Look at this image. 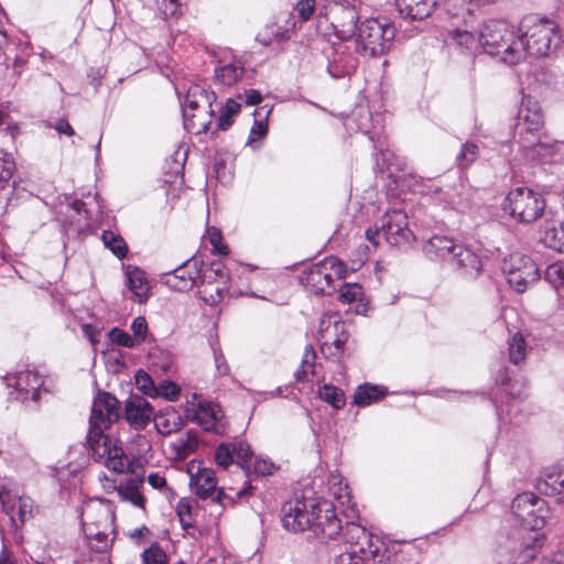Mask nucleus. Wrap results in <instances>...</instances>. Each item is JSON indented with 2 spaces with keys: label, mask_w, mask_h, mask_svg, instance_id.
<instances>
[{
  "label": "nucleus",
  "mask_w": 564,
  "mask_h": 564,
  "mask_svg": "<svg viewBox=\"0 0 564 564\" xmlns=\"http://www.w3.org/2000/svg\"><path fill=\"white\" fill-rule=\"evenodd\" d=\"M127 285L132 292V300L138 303H144L150 293V285L144 272L139 268L127 271Z\"/></svg>",
  "instance_id": "obj_29"
},
{
  "label": "nucleus",
  "mask_w": 564,
  "mask_h": 564,
  "mask_svg": "<svg viewBox=\"0 0 564 564\" xmlns=\"http://www.w3.org/2000/svg\"><path fill=\"white\" fill-rule=\"evenodd\" d=\"M453 40L462 47L467 50H471L477 47L479 44L478 37H476L471 32L466 30H455L452 32Z\"/></svg>",
  "instance_id": "obj_53"
},
{
  "label": "nucleus",
  "mask_w": 564,
  "mask_h": 564,
  "mask_svg": "<svg viewBox=\"0 0 564 564\" xmlns=\"http://www.w3.org/2000/svg\"><path fill=\"white\" fill-rule=\"evenodd\" d=\"M335 564H373V558L356 555L355 552H344L336 557Z\"/></svg>",
  "instance_id": "obj_58"
},
{
  "label": "nucleus",
  "mask_w": 564,
  "mask_h": 564,
  "mask_svg": "<svg viewBox=\"0 0 564 564\" xmlns=\"http://www.w3.org/2000/svg\"><path fill=\"white\" fill-rule=\"evenodd\" d=\"M135 387L144 394L155 398L156 386L154 384L152 378L145 371L139 370L137 372Z\"/></svg>",
  "instance_id": "obj_52"
},
{
  "label": "nucleus",
  "mask_w": 564,
  "mask_h": 564,
  "mask_svg": "<svg viewBox=\"0 0 564 564\" xmlns=\"http://www.w3.org/2000/svg\"><path fill=\"white\" fill-rule=\"evenodd\" d=\"M364 299V289L358 283H345L339 290V301L350 304Z\"/></svg>",
  "instance_id": "obj_45"
},
{
  "label": "nucleus",
  "mask_w": 564,
  "mask_h": 564,
  "mask_svg": "<svg viewBox=\"0 0 564 564\" xmlns=\"http://www.w3.org/2000/svg\"><path fill=\"white\" fill-rule=\"evenodd\" d=\"M15 170V163L12 155L3 150H0V189L12 178Z\"/></svg>",
  "instance_id": "obj_43"
},
{
  "label": "nucleus",
  "mask_w": 564,
  "mask_h": 564,
  "mask_svg": "<svg viewBox=\"0 0 564 564\" xmlns=\"http://www.w3.org/2000/svg\"><path fill=\"white\" fill-rule=\"evenodd\" d=\"M83 532L86 538L87 546L94 552H107L112 545L115 527H112V530H101L95 527V530L91 532L89 531V527H87L83 528Z\"/></svg>",
  "instance_id": "obj_30"
},
{
  "label": "nucleus",
  "mask_w": 564,
  "mask_h": 564,
  "mask_svg": "<svg viewBox=\"0 0 564 564\" xmlns=\"http://www.w3.org/2000/svg\"><path fill=\"white\" fill-rule=\"evenodd\" d=\"M208 240L210 245L214 247L215 251H217L220 254H227L229 252V249L226 245L223 243V237L220 231L217 228H209L207 230Z\"/></svg>",
  "instance_id": "obj_60"
},
{
  "label": "nucleus",
  "mask_w": 564,
  "mask_h": 564,
  "mask_svg": "<svg viewBox=\"0 0 564 564\" xmlns=\"http://www.w3.org/2000/svg\"><path fill=\"white\" fill-rule=\"evenodd\" d=\"M357 61L349 54L336 53L327 66L328 73L335 78L349 75L355 70Z\"/></svg>",
  "instance_id": "obj_33"
},
{
  "label": "nucleus",
  "mask_w": 564,
  "mask_h": 564,
  "mask_svg": "<svg viewBox=\"0 0 564 564\" xmlns=\"http://www.w3.org/2000/svg\"><path fill=\"white\" fill-rule=\"evenodd\" d=\"M9 394L18 401H37L41 388L43 387L42 377L34 371L25 370L6 378Z\"/></svg>",
  "instance_id": "obj_19"
},
{
  "label": "nucleus",
  "mask_w": 564,
  "mask_h": 564,
  "mask_svg": "<svg viewBox=\"0 0 564 564\" xmlns=\"http://www.w3.org/2000/svg\"><path fill=\"white\" fill-rule=\"evenodd\" d=\"M192 420L205 431L216 434H223L227 426L223 409L219 404L210 401H198L194 408Z\"/></svg>",
  "instance_id": "obj_23"
},
{
  "label": "nucleus",
  "mask_w": 564,
  "mask_h": 564,
  "mask_svg": "<svg viewBox=\"0 0 564 564\" xmlns=\"http://www.w3.org/2000/svg\"><path fill=\"white\" fill-rule=\"evenodd\" d=\"M540 492L546 496H557L564 492V464L546 468L538 482Z\"/></svg>",
  "instance_id": "obj_26"
},
{
  "label": "nucleus",
  "mask_w": 564,
  "mask_h": 564,
  "mask_svg": "<svg viewBox=\"0 0 564 564\" xmlns=\"http://www.w3.org/2000/svg\"><path fill=\"white\" fill-rule=\"evenodd\" d=\"M213 351H214V359H215V365H216V369L218 371L219 375H227L229 372V366L227 365L226 362V359L224 357V354L221 352V350L215 346H213Z\"/></svg>",
  "instance_id": "obj_64"
},
{
  "label": "nucleus",
  "mask_w": 564,
  "mask_h": 564,
  "mask_svg": "<svg viewBox=\"0 0 564 564\" xmlns=\"http://www.w3.org/2000/svg\"><path fill=\"white\" fill-rule=\"evenodd\" d=\"M541 242L555 251L564 252V224L554 219H546L541 229Z\"/></svg>",
  "instance_id": "obj_28"
},
{
  "label": "nucleus",
  "mask_w": 564,
  "mask_h": 564,
  "mask_svg": "<svg viewBox=\"0 0 564 564\" xmlns=\"http://www.w3.org/2000/svg\"><path fill=\"white\" fill-rule=\"evenodd\" d=\"M545 280L554 288L564 286V262L557 261L549 264L544 272Z\"/></svg>",
  "instance_id": "obj_44"
},
{
  "label": "nucleus",
  "mask_w": 564,
  "mask_h": 564,
  "mask_svg": "<svg viewBox=\"0 0 564 564\" xmlns=\"http://www.w3.org/2000/svg\"><path fill=\"white\" fill-rule=\"evenodd\" d=\"M152 405L140 395H130L124 405V417L134 430H143L153 419Z\"/></svg>",
  "instance_id": "obj_24"
},
{
  "label": "nucleus",
  "mask_w": 564,
  "mask_h": 564,
  "mask_svg": "<svg viewBox=\"0 0 564 564\" xmlns=\"http://www.w3.org/2000/svg\"><path fill=\"white\" fill-rule=\"evenodd\" d=\"M154 424L160 434L170 435L182 427L183 421L178 412L171 409L165 410L159 416L154 417Z\"/></svg>",
  "instance_id": "obj_34"
},
{
  "label": "nucleus",
  "mask_w": 564,
  "mask_h": 564,
  "mask_svg": "<svg viewBox=\"0 0 564 564\" xmlns=\"http://www.w3.org/2000/svg\"><path fill=\"white\" fill-rule=\"evenodd\" d=\"M544 538L539 533L522 534L513 531L510 534L499 535L492 551L495 564H527L534 560L542 547Z\"/></svg>",
  "instance_id": "obj_5"
},
{
  "label": "nucleus",
  "mask_w": 564,
  "mask_h": 564,
  "mask_svg": "<svg viewBox=\"0 0 564 564\" xmlns=\"http://www.w3.org/2000/svg\"><path fill=\"white\" fill-rule=\"evenodd\" d=\"M82 528L89 527L94 531L95 527L101 530H112L115 527V507L111 501L94 498L85 501L80 512Z\"/></svg>",
  "instance_id": "obj_17"
},
{
  "label": "nucleus",
  "mask_w": 564,
  "mask_h": 564,
  "mask_svg": "<svg viewBox=\"0 0 564 564\" xmlns=\"http://www.w3.org/2000/svg\"><path fill=\"white\" fill-rule=\"evenodd\" d=\"M187 473L191 477V488L199 498H210L220 503H224L226 499L234 501L231 494H227L224 488L217 489V479L213 469L191 462L187 465Z\"/></svg>",
  "instance_id": "obj_16"
},
{
  "label": "nucleus",
  "mask_w": 564,
  "mask_h": 564,
  "mask_svg": "<svg viewBox=\"0 0 564 564\" xmlns=\"http://www.w3.org/2000/svg\"><path fill=\"white\" fill-rule=\"evenodd\" d=\"M101 240L105 247L119 259H123L127 256L128 247L119 235L110 230H105L101 235Z\"/></svg>",
  "instance_id": "obj_42"
},
{
  "label": "nucleus",
  "mask_w": 564,
  "mask_h": 564,
  "mask_svg": "<svg viewBox=\"0 0 564 564\" xmlns=\"http://www.w3.org/2000/svg\"><path fill=\"white\" fill-rule=\"evenodd\" d=\"M119 417V401L108 392L99 393L91 406L87 444L96 459H102L104 465L118 474L129 467V458L118 441L105 435L111 422Z\"/></svg>",
  "instance_id": "obj_1"
},
{
  "label": "nucleus",
  "mask_w": 564,
  "mask_h": 564,
  "mask_svg": "<svg viewBox=\"0 0 564 564\" xmlns=\"http://www.w3.org/2000/svg\"><path fill=\"white\" fill-rule=\"evenodd\" d=\"M216 100L214 91H209L200 84L189 86L184 99L183 119L187 131L199 134L206 132L212 124Z\"/></svg>",
  "instance_id": "obj_6"
},
{
  "label": "nucleus",
  "mask_w": 564,
  "mask_h": 564,
  "mask_svg": "<svg viewBox=\"0 0 564 564\" xmlns=\"http://www.w3.org/2000/svg\"><path fill=\"white\" fill-rule=\"evenodd\" d=\"M268 133V126L265 122L261 120H254L253 126L251 127L250 134L247 141V144L252 148H258L256 144L257 141L263 139Z\"/></svg>",
  "instance_id": "obj_56"
},
{
  "label": "nucleus",
  "mask_w": 564,
  "mask_h": 564,
  "mask_svg": "<svg viewBox=\"0 0 564 564\" xmlns=\"http://www.w3.org/2000/svg\"><path fill=\"white\" fill-rule=\"evenodd\" d=\"M347 265L336 257H328L304 272L305 286L315 294H329L334 290L333 276L341 280L347 275Z\"/></svg>",
  "instance_id": "obj_13"
},
{
  "label": "nucleus",
  "mask_w": 564,
  "mask_h": 564,
  "mask_svg": "<svg viewBox=\"0 0 564 564\" xmlns=\"http://www.w3.org/2000/svg\"><path fill=\"white\" fill-rule=\"evenodd\" d=\"M13 508H17V514L21 523L26 522L33 517L34 503L31 498L20 497Z\"/></svg>",
  "instance_id": "obj_54"
},
{
  "label": "nucleus",
  "mask_w": 564,
  "mask_h": 564,
  "mask_svg": "<svg viewBox=\"0 0 564 564\" xmlns=\"http://www.w3.org/2000/svg\"><path fill=\"white\" fill-rule=\"evenodd\" d=\"M470 189L467 183L458 177L433 191L432 198L444 208L462 209L469 203Z\"/></svg>",
  "instance_id": "obj_21"
},
{
  "label": "nucleus",
  "mask_w": 564,
  "mask_h": 564,
  "mask_svg": "<svg viewBox=\"0 0 564 564\" xmlns=\"http://www.w3.org/2000/svg\"><path fill=\"white\" fill-rule=\"evenodd\" d=\"M557 39V25L550 19L524 17L518 26V41L523 45V61L547 56Z\"/></svg>",
  "instance_id": "obj_3"
},
{
  "label": "nucleus",
  "mask_w": 564,
  "mask_h": 564,
  "mask_svg": "<svg viewBox=\"0 0 564 564\" xmlns=\"http://www.w3.org/2000/svg\"><path fill=\"white\" fill-rule=\"evenodd\" d=\"M143 564H167V556L165 552L158 545L152 544L142 553Z\"/></svg>",
  "instance_id": "obj_50"
},
{
  "label": "nucleus",
  "mask_w": 564,
  "mask_h": 564,
  "mask_svg": "<svg viewBox=\"0 0 564 564\" xmlns=\"http://www.w3.org/2000/svg\"><path fill=\"white\" fill-rule=\"evenodd\" d=\"M436 0H395L397 9L404 19L422 20L429 17Z\"/></svg>",
  "instance_id": "obj_27"
},
{
  "label": "nucleus",
  "mask_w": 564,
  "mask_h": 564,
  "mask_svg": "<svg viewBox=\"0 0 564 564\" xmlns=\"http://www.w3.org/2000/svg\"><path fill=\"white\" fill-rule=\"evenodd\" d=\"M203 262L196 258L186 261L184 264L167 272L164 275V283L171 289L185 292L189 291L202 279Z\"/></svg>",
  "instance_id": "obj_22"
},
{
  "label": "nucleus",
  "mask_w": 564,
  "mask_h": 564,
  "mask_svg": "<svg viewBox=\"0 0 564 564\" xmlns=\"http://www.w3.org/2000/svg\"><path fill=\"white\" fill-rule=\"evenodd\" d=\"M357 0H333L318 12V29H322L323 19L329 22V29L336 39L347 41L357 31L359 9Z\"/></svg>",
  "instance_id": "obj_9"
},
{
  "label": "nucleus",
  "mask_w": 564,
  "mask_h": 564,
  "mask_svg": "<svg viewBox=\"0 0 564 564\" xmlns=\"http://www.w3.org/2000/svg\"><path fill=\"white\" fill-rule=\"evenodd\" d=\"M339 535L347 546L346 552L373 558V564H389L391 554L383 541L360 524L347 522L341 527Z\"/></svg>",
  "instance_id": "obj_7"
},
{
  "label": "nucleus",
  "mask_w": 564,
  "mask_h": 564,
  "mask_svg": "<svg viewBox=\"0 0 564 564\" xmlns=\"http://www.w3.org/2000/svg\"><path fill=\"white\" fill-rule=\"evenodd\" d=\"M509 360L518 365L522 362L528 354V346L524 336L521 333L513 334L508 340Z\"/></svg>",
  "instance_id": "obj_37"
},
{
  "label": "nucleus",
  "mask_w": 564,
  "mask_h": 564,
  "mask_svg": "<svg viewBox=\"0 0 564 564\" xmlns=\"http://www.w3.org/2000/svg\"><path fill=\"white\" fill-rule=\"evenodd\" d=\"M511 510L521 524L531 531L541 530L551 517L546 501L533 492L518 495L512 501Z\"/></svg>",
  "instance_id": "obj_14"
},
{
  "label": "nucleus",
  "mask_w": 564,
  "mask_h": 564,
  "mask_svg": "<svg viewBox=\"0 0 564 564\" xmlns=\"http://www.w3.org/2000/svg\"><path fill=\"white\" fill-rule=\"evenodd\" d=\"M274 470H275V466L271 460L262 458V457H253L249 474H256L258 476H265V475L273 474Z\"/></svg>",
  "instance_id": "obj_55"
},
{
  "label": "nucleus",
  "mask_w": 564,
  "mask_h": 564,
  "mask_svg": "<svg viewBox=\"0 0 564 564\" xmlns=\"http://www.w3.org/2000/svg\"><path fill=\"white\" fill-rule=\"evenodd\" d=\"M336 334L337 337L332 343L324 341L321 345L322 352L328 358H340L344 352L345 344L348 339V334L344 328H339Z\"/></svg>",
  "instance_id": "obj_40"
},
{
  "label": "nucleus",
  "mask_w": 564,
  "mask_h": 564,
  "mask_svg": "<svg viewBox=\"0 0 564 564\" xmlns=\"http://www.w3.org/2000/svg\"><path fill=\"white\" fill-rule=\"evenodd\" d=\"M316 352L312 345H307L304 349L300 368L295 371L297 381H305L308 375L315 373Z\"/></svg>",
  "instance_id": "obj_41"
},
{
  "label": "nucleus",
  "mask_w": 564,
  "mask_h": 564,
  "mask_svg": "<svg viewBox=\"0 0 564 564\" xmlns=\"http://www.w3.org/2000/svg\"><path fill=\"white\" fill-rule=\"evenodd\" d=\"M234 444V458L240 468L249 475L250 466L254 457L249 444L243 441H235Z\"/></svg>",
  "instance_id": "obj_39"
},
{
  "label": "nucleus",
  "mask_w": 564,
  "mask_h": 564,
  "mask_svg": "<svg viewBox=\"0 0 564 564\" xmlns=\"http://www.w3.org/2000/svg\"><path fill=\"white\" fill-rule=\"evenodd\" d=\"M458 245L447 236L434 235L425 242L423 251L431 259L451 262Z\"/></svg>",
  "instance_id": "obj_25"
},
{
  "label": "nucleus",
  "mask_w": 564,
  "mask_h": 564,
  "mask_svg": "<svg viewBox=\"0 0 564 564\" xmlns=\"http://www.w3.org/2000/svg\"><path fill=\"white\" fill-rule=\"evenodd\" d=\"M344 323L339 321H333L330 316H323L321 318L318 334L321 335L322 338H324V333L327 332L330 327H333L335 333H337L339 328H344Z\"/></svg>",
  "instance_id": "obj_62"
},
{
  "label": "nucleus",
  "mask_w": 564,
  "mask_h": 564,
  "mask_svg": "<svg viewBox=\"0 0 564 564\" xmlns=\"http://www.w3.org/2000/svg\"><path fill=\"white\" fill-rule=\"evenodd\" d=\"M546 203L544 197L528 187H517L511 189L506 196L502 208L512 219L530 224L539 219Z\"/></svg>",
  "instance_id": "obj_11"
},
{
  "label": "nucleus",
  "mask_w": 564,
  "mask_h": 564,
  "mask_svg": "<svg viewBox=\"0 0 564 564\" xmlns=\"http://www.w3.org/2000/svg\"><path fill=\"white\" fill-rule=\"evenodd\" d=\"M315 7V0H300L294 8V12L302 22H306L312 18Z\"/></svg>",
  "instance_id": "obj_57"
},
{
  "label": "nucleus",
  "mask_w": 564,
  "mask_h": 564,
  "mask_svg": "<svg viewBox=\"0 0 564 564\" xmlns=\"http://www.w3.org/2000/svg\"><path fill=\"white\" fill-rule=\"evenodd\" d=\"M175 512L180 519L183 528L192 527L193 524V507L192 502L187 498L178 500L175 507Z\"/></svg>",
  "instance_id": "obj_48"
},
{
  "label": "nucleus",
  "mask_w": 564,
  "mask_h": 564,
  "mask_svg": "<svg viewBox=\"0 0 564 564\" xmlns=\"http://www.w3.org/2000/svg\"><path fill=\"white\" fill-rule=\"evenodd\" d=\"M162 13L165 18H174L181 13V3L178 0H163Z\"/></svg>",
  "instance_id": "obj_63"
},
{
  "label": "nucleus",
  "mask_w": 564,
  "mask_h": 564,
  "mask_svg": "<svg viewBox=\"0 0 564 564\" xmlns=\"http://www.w3.org/2000/svg\"><path fill=\"white\" fill-rule=\"evenodd\" d=\"M229 289L227 286L225 271L220 263H214L209 272H205L199 286V294L203 301L208 305L220 303L227 295Z\"/></svg>",
  "instance_id": "obj_20"
},
{
  "label": "nucleus",
  "mask_w": 564,
  "mask_h": 564,
  "mask_svg": "<svg viewBox=\"0 0 564 564\" xmlns=\"http://www.w3.org/2000/svg\"><path fill=\"white\" fill-rule=\"evenodd\" d=\"M131 330L133 332V339L137 344L144 341L148 333V323L145 318L142 316L135 317L131 324Z\"/></svg>",
  "instance_id": "obj_59"
},
{
  "label": "nucleus",
  "mask_w": 564,
  "mask_h": 564,
  "mask_svg": "<svg viewBox=\"0 0 564 564\" xmlns=\"http://www.w3.org/2000/svg\"><path fill=\"white\" fill-rule=\"evenodd\" d=\"M386 391L380 386H372L369 383L359 386L354 394V403L358 406H368L373 402L379 401Z\"/></svg>",
  "instance_id": "obj_35"
},
{
  "label": "nucleus",
  "mask_w": 564,
  "mask_h": 564,
  "mask_svg": "<svg viewBox=\"0 0 564 564\" xmlns=\"http://www.w3.org/2000/svg\"><path fill=\"white\" fill-rule=\"evenodd\" d=\"M243 73L245 68L242 67L241 63L236 59L217 67L215 70L216 78L227 86L236 84L239 79H241Z\"/></svg>",
  "instance_id": "obj_36"
},
{
  "label": "nucleus",
  "mask_w": 564,
  "mask_h": 564,
  "mask_svg": "<svg viewBox=\"0 0 564 564\" xmlns=\"http://www.w3.org/2000/svg\"><path fill=\"white\" fill-rule=\"evenodd\" d=\"M234 444H220L215 453V460L219 467L227 468L235 463L234 458Z\"/></svg>",
  "instance_id": "obj_51"
},
{
  "label": "nucleus",
  "mask_w": 564,
  "mask_h": 564,
  "mask_svg": "<svg viewBox=\"0 0 564 564\" xmlns=\"http://www.w3.org/2000/svg\"><path fill=\"white\" fill-rule=\"evenodd\" d=\"M110 338L113 343L127 348H132L137 344L133 337L119 328H113L110 332Z\"/></svg>",
  "instance_id": "obj_61"
},
{
  "label": "nucleus",
  "mask_w": 564,
  "mask_h": 564,
  "mask_svg": "<svg viewBox=\"0 0 564 564\" xmlns=\"http://www.w3.org/2000/svg\"><path fill=\"white\" fill-rule=\"evenodd\" d=\"M479 155V148L475 143L466 142L457 154V164L460 169L468 167Z\"/></svg>",
  "instance_id": "obj_47"
},
{
  "label": "nucleus",
  "mask_w": 564,
  "mask_h": 564,
  "mask_svg": "<svg viewBox=\"0 0 564 564\" xmlns=\"http://www.w3.org/2000/svg\"><path fill=\"white\" fill-rule=\"evenodd\" d=\"M155 397H162L169 401H175L180 394V387L171 380H162L156 386Z\"/></svg>",
  "instance_id": "obj_49"
},
{
  "label": "nucleus",
  "mask_w": 564,
  "mask_h": 564,
  "mask_svg": "<svg viewBox=\"0 0 564 564\" xmlns=\"http://www.w3.org/2000/svg\"><path fill=\"white\" fill-rule=\"evenodd\" d=\"M502 272L508 283L519 293L539 279V269L534 261L527 254L513 251L502 258Z\"/></svg>",
  "instance_id": "obj_15"
},
{
  "label": "nucleus",
  "mask_w": 564,
  "mask_h": 564,
  "mask_svg": "<svg viewBox=\"0 0 564 564\" xmlns=\"http://www.w3.org/2000/svg\"><path fill=\"white\" fill-rule=\"evenodd\" d=\"M239 111H240V104L232 99H228L218 117V121H217L218 129L227 130L232 123L231 117L237 115Z\"/></svg>",
  "instance_id": "obj_46"
},
{
  "label": "nucleus",
  "mask_w": 564,
  "mask_h": 564,
  "mask_svg": "<svg viewBox=\"0 0 564 564\" xmlns=\"http://www.w3.org/2000/svg\"><path fill=\"white\" fill-rule=\"evenodd\" d=\"M478 41L486 53L499 56L508 65H517L523 61V45L518 41V28L503 20L485 22Z\"/></svg>",
  "instance_id": "obj_2"
},
{
  "label": "nucleus",
  "mask_w": 564,
  "mask_h": 564,
  "mask_svg": "<svg viewBox=\"0 0 564 564\" xmlns=\"http://www.w3.org/2000/svg\"><path fill=\"white\" fill-rule=\"evenodd\" d=\"M333 495L337 501V506L329 501L315 503L314 514L311 521L312 525L308 530L317 538L333 540L339 535L341 524L335 512L336 508L345 509V512H349L346 514L347 518L352 519L357 517L355 505L350 506L351 496L347 485L339 487L338 490H334Z\"/></svg>",
  "instance_id": "obj_4"
},
{
  "label": "nucleus",
  "mask_w": 564,
  "mask_h": 564,
  "mask_svg": "<svg viewBox=\"0 0 564 564\" xmlns=\"http://www.w3.org/2000/svg\"><path fill=\"white\" fill-rule=\"evenodd\" d=\"M543 126L544 115L539 101L531 96H523L518 110L517 130L524 150L541 153L544 144L540 140L539 132Z\"/></svg>",
  "instance_id": "obj_10"
},
{
  "label": "nucleus",
  "mask_w": 564,
  "mask_h": 564,
  "mask_svg": "<svg viewBox=\"0 0 564 564\" xmlns=\"http://www.w3.org/2000/svg\"><path fill=\"white\" fill-rule=\"evenodd\" d=\"M143 480L140 478H129L119 484V497L123 501L131 502L134 507L144 509L145 498L142 495Z\"/></svg>",
  "instance_id": "obj_31"
},
{
  "label": "nucleus",
  "mask_w": 564,
  "mask_h": 564,
  "mask_svg": "<svg viewBox=\"0 0 564 564\" xmlns=\"http://www.w3.org/2000/svg\"><path fill=\"white\" fill-rule=\"evenodd\" d=\"M451 263L465 269L466 272L470 274L478 273L482 267L480 258L473 250L464 247L463 245H458V247H456V251Z\"/></svg>",
  "instance_id": "obj_32"
},
{
  "label": "nucleus",
  "mask_w": 564,
  "mask_h": 564,
  "mask_svg": "<svg viewBox=\"0 0 564 564\" xmlns=\"http://www.w3.org/2000/svg\"><path fill=\"white\" fill-rule=\"evenodd\" d=\"M395 36L392 24L378 19H366L356 31L355 48L365 57L380 56L389 51Z\"/></svg>",
  "instance_id": "obj_8"
},
{
  "label": "nucleus",
  "mask_w": 564,
  "mask_h": 564,
  "mask_svg": "<svg viewBox=\"0 0 564 564\" xmlns=\"http://www.w3.org/2000/svg\"><path fill=\"white\" fill-rule=\"evenodd\" d=\"M315 501L310 499H296L288 501L282 507L283 528L292 532L308 530L312 525Z\"/></svg>",
  "instance_id": "obj_18"
},
{
  "label": "nucleus",
  "mask_w": 564,
  "mask_h": 564,
  "mask_svg": "<svg viewBox=\"0 0 564 564\" xmlns=\"http://www.w3.org/2000/svg\"><path fill=\"white\" fill-rule=\"evenodd\" d=\"M318 397L336 410L344 408L346 404L344 391L332 384L322 386L318 390Z\"/></svg>",
  "instance_id": "obj_38"
},
{
  "label": "nucleus",
  "mask_w": 564,
  "mask_h": 564,
  "mask_svg": "<svg viewBox=\"0 0 564 564\" xmlns=\"http://www.w3.org/2000/svg\"><path fill=\"white\" fill-rule=\"evenodd\" d=\"M366 238L375 247L380 245V238H383L390 246H402L409 243L413 235L408 226L406 214L402 210L393 209L382 216L380 227L369 228L366 231Z\"/></svg>",
  "instance_id": "obj_12"
}]
</instances>
